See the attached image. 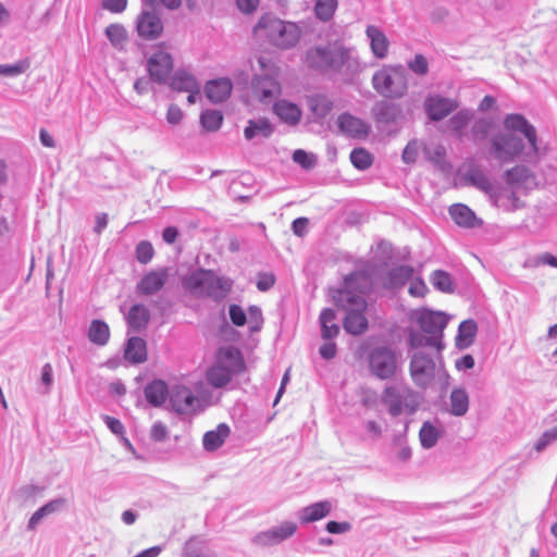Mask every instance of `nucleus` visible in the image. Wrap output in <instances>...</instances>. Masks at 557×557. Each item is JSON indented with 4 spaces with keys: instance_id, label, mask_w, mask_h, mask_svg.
I'll return each mask as SVG.
<instances>
[{
    "instance_id": "nucleus-1",
    "label": "nucleus",
    "mask_w": 557,
    "mask_h": 557,
    "mask_svg": "<svg viewBox=\"0 0 557 557\" xmlns=\"http://www.w3.org/2000/svg\"><path fill=\"white\" fill-rule=\"evenodd\" d=\"M504 127V133L491 138V156L500 163H510L516 159L536 162L539 147L535 127L520 114L507 115Z\"/></svg>"
},
{
    "instance_id": "nucleus-2",
    "label": "nucleus",
    "mask_w": 557,
    "mask_h": 557,
    "mask_svg": "<svg viewBox=\"0 0 557 557\" xmlns=\"http://www.w3.org/2000/svg\"><path fill=\"white\" fill-rule=\"evenodd\" d=\"M373 273L374 267L370 262H361L355 272L345 277L343 288L333 296L335 305L346 312L343 325L351 335H360L368 329V304L363 295L372 287Z\"/></svg>"
},
{
    "instance_id": "nucleus-3",
    "label": "nucleus",
    "mask_w": 557,
    "mask_h": 557,
    "mask_svg": "<svg viewBox=\"0 0 557 557\" xmlns=\"http://www.w3.org/2000/svg\"><path fill=\"white\" fill-rule=\"evenodd\" d=\"M410 356L409 372L412 382L420 388L426 389L432 383H437L442 392L450 384V376L445 369L441 350L434 354L416 348Z\"/></svg>"
},
{
    "instance_id": "nucleus-4",
    "label": "nucleus",
    "mask_w": 557,
    "mask_h": 557,
    "mask_svg": "<svg viewBox=\"0 0 557 557\" xmlns=\"http://www.w3.org/2000/svg\"><path fill=\"white\" fill-rule=\"evenodd\" d=\"M306 61L310 67L322 71L356 74L361 70L356 51L338 45L313 47L307 51Z\"/></svg>"
},
{
    "instance_id": "nucleus-5",
    "label": "nucleus",
    "mask_w": 557,
    "mask_h": 557,
    "mask_svg": "<svg viewBox=\"0 0 557 557\" xmlns=\"http://www.w3.org/2000/svg\"><path fill=\"white\" fill-rule=\"evenodd\" d=\"M423 333L428 336H423L419 333H411L409 343L412 348H433L435 350L443 349V332L448 323V317L442 311H433L430 309H418L411 314Z\"/></svg>"
},
{
    "instance_id": "nucleus-6",
    "label": "nucleus",
    "mask_w": 557,
    "mask_h": 557,
    "mask_svg": "<svg viewBox=\"0 0 557 557\" xmlns=\"http://www.w3.org/2000/svg\"><path fill=\"white\" fill-rule=\"evenodd\" d=\"M253 34L258 39L265 40L277 48L289 49L299 41L301 30L294 22L264 14L253 27Z\"/></svg>"
},
{
    "instance_id": "nucleus-7",
    "label": "nucleus",
    "mask_w": 557,
    "mask_h": 557,
    "mask_svg": "<svg viewBox=\"0 0 557 557\" xmlns=\"http://www.w3.org/2000/svg\"><path fill=\"white\" fill-rule=\"evenodd\" d=\"M233 280L219 276L211 270L199 269L183 280V286L197 297H208L221 301L233 287Z\"/></svg>"
},
{
    "instance_id": "nucleus-8",
    "label": "nucleus",
    "mask_w": 557,
    "mask_h": 557,
    "mask_svg": "<svg viewBox=\"0 0 557 557\" xmlns=\"http://www.w3.org/2000/svg\"><path fill=\"white\" fill-rule=\"evenodd\" d=\"M244 370L245 361L239 349L224 346L218 350L214 363L207 370L206 379L211 386L221 388Z\"/></svg>"
},
{
    "instance_id": "nucleus-9",
    "label": "nucleus",
    "mask_w": 557,
    "mask_h": 557,
    "mask_svg": "<svg viewBox=\"0 0 557 557\" xmlns=\"http://www.w3.org/2000/svg\"><path fill=\"white\" fill-rule=\"evenodd\" d=\"M373 89L384 98L398 99L408 89L407 73L403 65H384L372 76Z\"/></svg>"
},
{
    "instance_id": "nucleus-10",
    "label": "nucleus",
    "mask_w": 557,
    "mask_h": 557,
    "mask_svg": "<svg viewBox=\"0 0 557 557\" xmlns=\"http://www.w3.org/2000/svg\"><path fill=\"white\" fill-rule=\"evenodd\" d=\"M382 403L387 407L388 413L398 417L403 412L414 413L420 405V396L408 386H386L382 394Z\"/></svg>"
},
{
    "instance_id": "nucleus-11",
    "label": "nucleus",
    "mask_w": 557,
    "mask_h": 557,
    "mask_svg": "<svg viewBox=\"0 0 557 557\" xmlns=\"http://www.w3.org/2000/svg\"><path fill=\"white\" fill-rule=\"evenodd\" d=\"M369 369L380 380L394 377L399 369L395 351L385 346L373 348L369 354Z\"/></svg>"
},
{
    "instance_id": "nucleus-12",
    "label": "nucleus",
    "mask_w": 557,
    "mask_h": 557,
    "mask_svg": "<svg viewBox=\"0 0 557 557\" xmlns=\"http://www.w3.org/2000/svg\"><path fill=\"white\" fill-rule=\"evenodd\" d=\"M147 70L152 81L164 84L173 70L172 55L162 49L153 51L147 61Z\"/></svg>"
},
{
    "instance_id": "nucleus-13",
    "label": "nucleus",
    "mask_w": 557,
    "mask_h": 557,
    "mask_svg": "<svg viewBox=\"0 0 557 557\" xmlns=\"http://www.w3.org/2000/svg\"><path fill=\"white\" fill-rule=\"evenodd\" d=\"M297 531V524L292 521H284L267 531L258 533L253 542L261 546H272L292 537Z\"/></svg>"
},
{
    "instance_id": "nucleus-14",
    "label": "nucleus",
    "mask_w": 557,
    "mask_h": 557,
    "mask_svg": "<svg viewBox=\"0 0 557 557\" xmlns=\"http://www.w3.org/2000/svg\"><path fill=\"white\" fill-rule=\"evenodd\" d=\"M136 29L143 39L153 40L162 34L163 23L156 12L143 10L136 20Z\"/></svg>"
},
{
    "instance_id": "nucleus-15",
    "label": "nucleus",
    "mask_w": 557,
    "mask_h": 557,
    "mask_svg": "<svg viewBox=\"0 0 557 557\" xmlns=\"http://www.w3.org/2000/svg\"><path fill=\"white\" fill-rule=\"evenodd\" d=\"M505 182L509 187L520 191L533 189L536 186L535 175L524 165H516L504 174Z\"/></svg>"
},
{
    "instance_id": "nucleus-16",
    "label": "nucleus",
    "mask_w": 557,
    "mask_h": 557,
    "mask_svg": "<svg viewBox=\"0 0 557 557\" xmlns=\"http://www.w3.org/2000/svg\"><path fill=\"white\" fill-rule=\"evenodd\" d=\"M336 124L342 134L352 138H364L371 129L367 122L349 113L341 114Z\"/></svg>"
},
{
    "instance_id": "nucleus-17",
    "label": "nucleus",
    "mask_w": 557,
    "mask_h": 557,
    "mask_svg": "<svg viewBox=\"0 0 557 557\" xmlns=\"http://www.w3.org/2000/svg\"><path fill=\"white\" fill-rule=\"evenodd\" d=\"M169 278L168 269L152 270L146 273L137 283L136 292L139 295L150 296L163 288Z\"/></svg>"
},
{
    "instance_id": "nucleus-18",
    "label": "nucleus",
    "mask_w": 557,
    "mask_h": 557,
    "mask_svg": "<svg viewBox=\"0 0 557 557\" xmlns=\"http://www.w3.org/2000/svg\"><path fill=\"white\" fill-rule=\"evenodd\" d=\"M425 111L433 121H441L458 108L456 100L442 96H430L424 102Z\"/></svg>"
},
{
    "instance_id": "nucleus-19",
    "label": "nucleus",
    "mask_w": 557,
    "mask_h": 557,
    "mask_svg": "<svg viewBox=\"0 0 557 557\" xmlns=\"http://www.w3.org/2000/svg\"><path fill=\"white\" fill-rule=\"evenodd\" d=\"M252 92L261 102H270L281 94V85L273 76H257L252 81Z\"/></svg>"
},
{
    "instance_id": "nucleus-20",
    "label": "nucleus",
    "mask_w": 557,
    "mask_h": 557,
    "mask_svg": "<svg viewBox=\"0 0 557 557\" xmlns=\"http://www.w3.org/2000/svg\"><path fill=\"white\" fill-rule=\"evenodd\" d=\"M198 398L188 387L178 386L170 394L172 409L181 414L190 413L195 410Z\"/></svg>"
},
{
    "instance_id": "nucleus-21",
    "label": "nucleus",
    "mask_w": 557,
    "mask_h": 557,
    "mask_svg": "<svg viewBox=\"0 0 557 557\" xmlns=\"http://www.w3.org/2000/svg\"><path fill=\"white\" fill-rule=\"evenodd\" d=\"M518 191L520 190L517 188H511L506 184V186L502 188L494 187L490 198L496 207L506 211H515L523 206L517 196Z\"/></svg>"
},
{
    "instance_id": "nucleus-22",
    "label": "nucleus",
    "mask_w": 557,
    "mask_h": 557,
    "mask_svg": "<svg viewBox=\"0 0 557 557\" xmlns=\"http://www.w3.org/2000/svg\"><path fill=\"white\" fill-rule=\"evenodd\" d=\"M273 113L282 123L289 126L298 125L302 116L301 109L296 103L286 99H280L274 102Z\"/></svg>"
},
{
    "instance_id": "nucleus-23",
    "label": "nucleus",
    "mask_w": 557,
    "mask_h": 557,
    "mask_svg": "<svg viewBox=\"0 0 557 557\" xmlns=\"http://www.w3.org/2000/svg\"><path fill=\"white\" fill-rule=\"evenodd\" d=\"M470 397L465 387H454L449 394L446 411L453 417H465L469 411Z\"/></svg>"
},
{
    "instance_id": "nucleus-24",
    "label": "nucleus",
    "mask_w": 557,
    "mask_h": 557,
    "mask_svg": "<svg viewBox=\"0 0 557 557\" xmlns=\"http://www.w3.org/2000/svg\"><path fill=\"white\" fill-rule=\"evenodd\" d=\"M366 35L370 44L372 54L383 60L388 55L389 41L385 34L375 25H369L366 28Z\"/></svg>"
},
{
    "instance_id": "nucleus-25",
    "label": "nucleus",
    "mask_w": 557,
    "mask_h": 557,
    "mask_svg": "<svg viewBox=\"0 0 557 557\" xmlns=\"http://www.w3.org/2000/svg\"><path fill=\"white\" fill-rule=\"evenodd\" d=\"M233 84L230 78L222 77L209 81L206 84V96L211 102L219 103L225 101L232 92Z\"/></svg>"
},
{
    "instance_id": "nucleus-26",
    "label": "nucleus",
    "mask_w": 557,
    "mask_h": 557,
    "mask_svg": "<svg viewBox=\"0 0 557 557\" xmlns=\"http://www.w3.org/2000/svg\"><path fill=\"white\" fill-rule=\"evenodd\" d=\"M170 88L178 92L200 91L201 86L198 79L187 70H177L171 77Z\"/></svg>"
},
{
    "instance_id": "nucleus-27",
    "label": "nucleus",
    "mask_w": 557,
    "mask_h": 557,
    "mask_svg": "<svg viewBox=\"0 0 557 557\" xmlns=\"http://www.w3.org/2000/svg\"><path fill=\"white\" fill-rule=\"evenodd\" d=\"M274 132V126L267 117L252 119L247 122L244 129V137L250 141L255 138L267 139Z\"/></svg>"
},
{
    "instance_id": "nucleus-28",
    "label": "nucleus",
    "mask_w": 557,
    "mask_h": 557,
    "mask_svg": "<svg viewBox=\"0 0 557 557\" xmlns=\"http://www.w3.org/2000/svg\"><path fill=\"white\" fill-rule=\"evenodd\" d=\"M230 434V426L226 423H220L214 430H210L203 434V449L209 453L215 451L223 446Z\"/></svg>"
},
{
    "instance_id": "nucleus-29",
    "label": "nucleus",
    "mask_w": 557,
    "mask_h": 557,
    "mask_svg": "<svg viewBox=\"0 0 557 557\" xmlns=\"http://www.w3.org/2000/svg\"><path fill=\"white\" fill-rule=\"evenodd\" d=\"M333 505L330 500H321L304 507L298 512V518L302 523H310L325 518L332 510Z\"/></svg>"
},
{
    "instance_id": "nucleus-30",
    "label": "nucleus",
    "mask_w": 557,
    "mask_h": 557,
    "mask_svg": "<svg viewBox=\"0 0 557 557\" xmlns=\"http://www.w3.org/2000/svg\"><path fill=\"white\" fill-rule=\"evenodd\" d=\"M449 215L454 222L467 228L475 227L481 222L476 219L474 212L466 205L455 203L449 208Z\"/></svg>"
},
{
    "instance_id": "nucleus-31",
    "label": "nucleus",
    "mask_w": 557,
    "mask_h": 557,
    "mask_svg": "<svg viewBox=\"0 0 557 557\" xmlns=\"http://www.w3.org/2000/svg\"><path fill=\"white\" fill-rule=\"evenodd\" d=\"M144 393L147 401L153 407L161 406L169 396L168 385L162 380H153L147 384Z\"/></svg>"
},
{
    "instance_id": "nucleus-32",
    "label": "nucleus",
    "mask_w": 557,
    "mask_h": 557,
    "mask_svg": "<svg viewBox=\"0 0 557 557\" xmlns=\"http://www.w3.org/2000/svg\"><path fill=\"white\" fill-rule=\"evenodd\" d=\"M444 430L441 425H436L434 422L425 421L423 422L420 431H419V440L421 446L424 449L433 448L438 440L443 436Z\"/></svg>"
},
{
    "instance_id": "nucleus-33",
    "label": "nucleus",
    "mask_w": 557,
    "mask_h": 557,
    "mask_svg": "<svg viewBox=\"0 0 557 557\" xmlns=\"http://www.w3.org/2000/svg\"><path fill=\"white\" fill-rule=\"evenodd\" d=\"M127 324L128 326L135 331L139 332L144 330L149 320H150V312L149 309L141 304H137L131 307L127 315H126Z\"/></svg>"
},
{
    "instance_id": "nucleus-34",
    "label": "nucleus",
    "mask_w": 557,
    "mask_h": 557,
    "mask_svg": "<svg viewBox=\"0 0 557 557\" xmlns=\"http://www.w3.org/2000/svg\"><path fill=\"white\" fill-rule=\"evenodd\" d=\"M124 357L127 361L137 364L147 359L146 342L140 337H131L127 341Z\"/></svg>"
},
{
    "instance_id": "nucleus-35",
    "label": "nucleus",
    "mask_w": 557,
    "mask_h": 557,
    "mask_svg": "<svg viewBox=\"0 0 557 557\" xmlns=\"http://www.w3.org/2000/svg\"><path fill=\"white\" fill-rule=\"evenodd\" d=\"M307 104L315 119H323L333 110V101L321 94L307 97Z\"/></svg>"
},
{
    "instance_id": "nucleus-36",
    "label": "nucleus",
    "mask_w": 557,
    "mask_h": 557,
    "mask_svg": "<svg viewBox=\"0 0 557 557\" xmlns=\"http://www.w3.org/2000/svg\"><path fill=\"white\" fill-rule=\"evenodd\" d=\"M321 335L324 339L335 338L339 334V325L335 322L336 314L333 309H323L320 313Z\"/></svg>"
},
{
    "instance_id": "nucleus-37",
    "label": "nucleus",
    "mask_w": 557,
    "mask_h": 557,
    "mask_svg": "<svg viewBox=\"0 0 557 557\" xmlns=\"http://www.w3.org/2000/svg\"><path fill=\"white\" fill-rule=\"evenodd\" d=\"M106 37L117 51H124L128 42V34L122 24H110L104 30Z\"/></svg>"
},
{
    "instance_id": "nucleus-38",
    "label": "nucleus",
    "mask_w": 557,
    "mask_h": 557,
    "mask_svg": "<svg viewBox=\"0 0 557 557\" xmlns=\"http://www.w3.org/2000/svg\"><path fill=\"white\" fill-rule=\"evenodd\" d=\"M478 325L473 320H466L459 324L456 344L460 348L469 347L475 338Z\"/></svg>"
},
{
    "instance_id": "nucleus-39",
    "label": "nucleus",
    "mask_w": 557,
    "mask_h": 557,
    "mask_svg": "<svg viewBox=\"0 0 557 557\" xmlns=\"http://www.w3.org/2000/svg\"><path fill=\"white\" fill-rule=\"evenodd\" d=\"M89 341L98 346H104L110 338L109 325L101 320H94L88 330Z\"/></svg>"
},
{
    "instance_id": "nucleus-40",
    "label": "nucleus",
    "mask_w": 557,
    "mask_h": 557,
    "mask_svg": "<svg viewBox=\"0 0 557 557\" xmlns=\"http://www.w3.org/2000/svg\"><path fill=\"white\" fill-rule=\"evenodd\" d=\"M182 557H214L206 542L190 539L183 547Z\"/></svg>"
},
{
    "instance_id": "nucleus-41",
    "label": "nucleus",
    "mask_w": 557,
    "mask_h": 557,
    "mask_svg": "<svg viewBox=\"0 0 557 557\" xmlns=\"http://www.w3.org/2000/svg\"><path fill=\"white\" fill-rule=\"evenodd\" d=\"M466 180H467V182L470 185H472V186L476 187L478 189L484 191L488 196L491 195V193L494 189V185L490 181L487 175L483 171H481L479 169H470L466 173Z\"/></svg>"
},
{
    "instance_id": "nucleus-42",
    "label": "nucleus",
    "mask_w": 557,
    "mask_h": 557,
    "mask_svg": "<svg viewBox=\"0 0 557 557\" xmlns=\"http://www.w3.org/2000/svg\"><path fill=\"white\" fill-rule=\"evenodd\" d=\"M372 113L376 122L389 124L397 117V108L386 101H380L373 107Z\"/></svg>"
},
{
    "instance_id": "nucleus-43",
    "label": "nucleus",
    "mask_w": 557,
    "mask_h": 557,
    "mask_svg": "<svg viewBox=\"0 0 557 557\" xmlns=\"http://www.w3.org/2000/svg\"><path fill=\"white\" fill-rule=\"evenodd\" d=\"M337 5V0H315L314 15L319 21L326 23L333 18Z\"/></svg>"
},
{
    "instance_id": "nucleus-44",
    "label": "nucleus",
    "mask_w": 557,
    "mask_h": 557,
    "mask_svg": "<svg viewBox=\"0 0 557 557\" xmlns=\"http://www.w3.org/2000/svg\"><path fill=\"white\" fill-rule=\"evenodd\" d=\"M413 276V268L410 265H398L388 273L389 284L393 287L405 285Z\"/></svg>"
},
{
    "instance_id": "nucleus-45",
    "label": "nucleus",
    "mask_w": 557,
    "mask_h": 557,
    "mask_svg": "<svg viewBox=\"0 0 557 557\" xmlns=\"http://www.w3.org/2000/svg\"><path fill=\"white\" fill-rule=\"evenodd\" d=\"M424 154L434 165L441 170H446L448 164L445 160L446 150L442 145L424 147Z\"/></svg>"
},
{
    "instance_id": "nucleus-46",
    "label": "nucleus",
    "mask_w": 557,
    "mask_h": 557,
    "mask_svg": "<svg viewBox=\"0 0 557 557\" xmlns=\"http://www.w3.org/2000/svg\"><path fill=\"white\" fill-rule=\"evenodd\" d=\"M223 122V115L219 110H206L200 115V123L203 128L210 132L219 129Z\"/></svg>"
},
{
    "instance_id": "nucleus-47",
    "label": "nucleus",
    "mask_w": 557,
    "mask_h": 557,
    "mask_svg": "<svg viewBox=\"0 0 557 557\" xmlns=\"http://www.w3.org/2000/svg\"><path fill=\"white\" fill-rule=\"evenodd\" d=\"M431 283L432 285L443 292V293H450L454 290V282L449 273L436 270L431 275Z\"/></svg>"
},
{
    "instance_id": "nucleus-48",
    "label": "nucleus",
    "mask_w": 557,
    "mask_h": 557,
    "mask_svg": "<svg viewBox=\"0 0 557 557\" xmlns=\"http://www.w3.org/2000/svg\"><path fill=\"white\" fill-rule=\"evenodd\" d=\"M472 117L473 112L471 110H460L449 120L450 128L460 136L461 131L469 124Z\"/></svg>"
},
{
    "instance_id": "nucleus-49",
    "label": "nucleus",
    "mask_w": 557,
    "mask_h": 557,
    "mask_svg": "<svg viewBox=\"0 0 557 557\" xmlns=\"http://www.w3.org/2000/svg\"><path fill=\"white\" fill-rule=\"evenodd\" d=\"M350 161L358 170H367L372 164V156L363 148H356L350 152Z\"/></svg>"
},
{
    "instance_id": "nucleus-50",
    "label": "nucleus",
    "mask_w": 557,
    "mask_h": 557,
    "mask_svg": "<svg viewBox=\"0 0 557 557\" xmlns=\"http://www.w3.org/2000/svg\"><path fill=\"white\" fill-rule=\"evenodd\" d=\"M540 265H549L557 269V257L549 252H544L524 261V268H537Z\"/></svg>"
},
{
    "instance_id": "nucleus-51",
    "label": "nucleus",
    "mask_w": 557,
    "mask_h": 557,
    "mask_svg": "<svg viewBox=\"0 0 557 557\" xmlns=\"http://www.w3.org/2000/svg\"><path fill=\"white\" fill-rule=\"evenodd\" d=\"M29 62L21 60L14 64H0V76L15 77L27 71Z\"/></svg>"
},
{
    "instance_id": "nucleus-52",
    "label": "nucleus",
    "mask_w": 557,
    "mask_h": 557,
    "mask_svg": "<svg viewBox=\"0 0 557 557\" xmlns=\"http://www.w3.org/2000/svg\"><path fill=\"white\" fill-rule=\"evenodd\" d=\"M407 66L418 76H424L429 72V62L426 58L421 53L416 54L413 59L409 60L407 62Z\"/></svg>"
},
{
    "instance_id": "nucleus-53",
    "label": "nucleus",
    "mask_w": 557,
    "mask_h": 557,
    "mask_svg": "<svg viewBox=\"0 0 557 557\" xmlns=\"http://www.w3.org/2000/svg\"><path fill=\"white\" fill-rule=\"evenodd\" d=\"M247 322L251 332H258L263 324L262 311L258 306H250L248 308Z\"/></svg>"
},
{
    "instance_id": "nucleus-54",
    "label": "nucleus",
    "mask_w": 557,
    "mask_h": 557,
    "mask_svg": "<svg viewBox=\"0 0 557 557\" xmlns=\"http://www.w3.org/2000/svg\"><path fill=\"white\" fill-rule=\"evenodd\" d=\"M557 441V426L545 431L541 437L536 441L534 449L537 453L545 450L549 445Z\"/></svg>"
},
{
    "instance_id": "nucleus-55",
    "label": "nucleus",
    "mask_w": 557,
    "mask_h": 557,
    "mask_svg": "<svg viewBox=\"0 0 557 557\" xmlns=\"http://www.w3.org/2000/svg\"><path fill=\"white\" fill-rule=\"evenodd\" d=\"M420 151V143L417 139L410 140L405 147L401 159L406 164H412L417 161Z\"/></svg>"
},
{
    "instance_id": "nucleus-56",
    "label": "nucleus",
    "mask_w": 557,
    "mask_h": 557,
    "mask_svg": "<svg viewBox=\"0 0 557 557\" xmlns=\"http://www.w3.org/2000/svg\"><path fill=\"white\" fill-rule=\"evenodd\" d=\"M293 160L305 169H312L317 163L315 157L302 149H297L294 151Z\"/></svg>"
},
{
    "instance_id": "nucleus-57",
    "label": "nucleus",
    "mask_w": 557,
    "mask_h": 557,
    "mask_svg": "<svg viewBox=\"0 0 557 557\" xmlns=\"http://www.w3.org/2000/svg\"><path fill=\"white\" fill-rule=\"evenodd\" d=\"M136 257L140 263H148L153 257L152 245L147 240L140 242L136 247Z\"/></svg>"
},
{
    "instance_id": "nucleus-58",
    "label": "nucleus",
    "mask_w": 557,
    "mask_h": 557,
    "mask_svg": "<svg viewBox=\"0 0 557 557\" xmlns=\"http://www.w3.org/2000/svg\"><path fill=\"white\" fill-rule=\"evenodd\" d=\"M228 314L232 323L236 326H244L247 323V313L238 305H230Z\"/></svg>"
},
{
    "instance_id": "nucleus-59",
    "label": "nucleus",
    "mask_w": 557,
    "mask_h": 557,
    "mask_svg": "<svg viewBox=\"0 0 557 557\" xmlns=\"http://www.w3.org/2000/svg\"><path fill=\"white\" fill-rule=\"evenodd\" d=\"M41 384L45 386L44 393H49L53 383V369L50 363H45L41 368Z\"/></svg>"
},
{
    "instance_id": "nucleus-60",
    "label": "nucleus",
    "mask_w": 557,
    "mask_h": 557,
    "mask_svg": "<svg viewBox=\"0 0 557 557\" xmlns=\"http://www.w3.org/2000/svg\"><path fill=\"white\" fill-rule=\"evenodd\" d=\"M168 436V428L164 423L157 421L150 430V437L156 442H162Z\"/></svg>"
},
{
    "instance_id": "nucleus-61",
    "label": "nucleus",
    "mask_w": 557,
    "mask_h": 557,
    "mask_svg": "<svg viewBox=\"0 0 557 557\" xmlns=\"http://www.w3.org/2000/svg\"><path fill=\"white\" fill-rule=\"evenodd\" d=\"M102 420L104 421L108 429L115 435H124L125 429L123 423L113 417L103 416Z\"/></svg>"
},
{
    "instance_id": "nucleus-62",
    "label": "nucleus",
    "mask_w": 557,
    "mask_h": 557,
    "mask_svg": "<svg viewBox=\"0 0 557 557\" xmlns=\"http://www.w3.org/2000/svg\"><path fill=\"white\" fill-rule=\"evenodd\" d=\"M428 292V286L421 278H414L410 282L409 294L413 297H423Z\"/></svg>"
},
{
    "instance_id": "nucleus-63",
    "label": "nucleus",
    "mask_w": 557,
    "mask_h": 557,
    "mask_svg": "<svg viewBox=\"0 0 557 557\" xmlns=\"http://www.w3.org/2000/svg\"><path fill=\"white\" fill-rule=\"evenodd\" d=\"M127 7V0H102V8L112 13H122Z\"/></svg>"
},
{
    "instance_id": "nucleus-64",
    "label": "nucleus",
    "mask_w": 557,
    "mask_h": 557,
    "mask_svg": "<svg viewBox=\"0 0 557 557\" xmlns=\"http://www.w3.org/2000/svg\"><path fill=\"white\" fill-rule=\"evenodd\" d=\"M326 531L332 534H343L348 532L351 529V524L349 522H337V521H329L325 527Z\"/></svg>"
}]
</instances>
